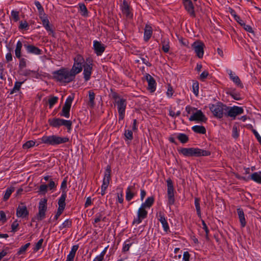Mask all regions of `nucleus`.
<instances>
[{
	"mask_svg": "<svg viewBox=\"0 0 261 261\" xmlns=\"http://www.w3.org/2000/svg\"><path fill=\"white\" fill-rule=\"evenodd\" d=\"M178 152L179 154L185 156L191 157H200L206 156L211 155V152L209 150H206L200 149L199 148H181L178 149Z\"/></svg>",
	"mask_w": 261,
	"mask_h": 261,
	"instance_id": "f257e3e1",
	"label": "nucleus"
},
{
	"mask_svg": "<svg viewBox=\"0 0 261 261\" xmlns=\"http://www.w3.org/2000/svg\"><path fill=\"white\" fill-rule=\"evenodd\" d=\"M42 143L51 146H57L69 142V139L67 137H60L58 135L43 136L41 139Z\"/></svg>",
	"mask_w": 261,
	"mask_h": 261,
	"instance_id": "f03ea898",
	"label": "nucleus"
},
{
	"mask_svg": "<svg viewBox=\"0 0 261 261\" xmlns=\"http://www.w3.org/2000/svg\"><path fill=\"white\" fill-rule=\"evenodd\" d=\"M53 76L57 81L62 83H69L75 78L70 70L65 68L54 72Z\"/></svg>",
	"mask_w": 261,
	"mask_h": 261,
	"instance_id": "7ed1b4c3",
	"label": "nucleus"
},
{
	"mask_svg": "<svg viewBox=\"0 0 261 261\" xmlns=\"http://www.w3.org/2000/svg\"><path fill=\"white\" fill-rule=\"evenodd\" d=\"M209 108L214 116L218 119L225 116L226 110L228 109L227 106L221 102L210 105Z\"/></svg>",
	"mask_w": 261,
	"mask_h": 261,
	"instance_id": "20e7f679",
	"label": "nucleus"
},
{
	"mask_svg": "<svg viewBox=\"0 0 261 261\" xmlns=\"http://www.w3.org/2000/svg\"><path fill=\"white\" fill-rule=\"evenodd\" d=\"M49 125L53 127L58 128L61 126H65L68 132H70L72 127V121L61 118H53L48 120Z\"/></svg>",
	"mask_w": 261,
	"mask_h": 261,
	"instance_id": "39448f33",
	"label": "nucleus"
},
{
	"mask_svg": "<svg viewBox=\"0 0 261 261\" xmlns=\"http://www.w3.org/2000/svg\"><path fill=\"white\" fill-rule=\"evenodd\" d=\"M93 60L92 59L88 58L86 60V62L83 64L84 68L83 75L84 79L86 82L90 80L93 70Z\"/></svg>",
	"mask_w": 261,
	"mask_h": 261,
	"instance_id": "423d86ee",
	"label": "nucleus"
},
{
	"mask_svg": "<svg viewBox=\"0 0 261 261\" xmlns=\"http://www.w3.org/2000/svg\"><path fill=\"white\" fill-rule=\"evenodd\" d=\"M166 182L167 185L168 204L169 205H172L175 203V201L173 183L172 179L170 178L167 179Z\"/></svg>",
	"mask_w": 261,
	"mask_h": 261,
	"instance_id": "0eeeda50",
	"label": "nucleus"
},
{
	"mask_svg": "<svg viewBox=\"0 0 261 261\" xmlns=\"http://www.w3.org/2000/svg\"><path fill=\"white\" fill-rule=\"evenodd\" d=\"M115 103L118 111L119 121L122 120L125 116V109L127 105L126 99H119L117 100H115Z\"/></svg>",
	"mask_w": 261,
	"mask_h": 261,
	"instance_id": "6e6552de",
	"label": "nucleus"
},
{
	"mask_svg": "<svg viewBox=\"0 0 261 261\" xmlns=\"http://www.w3.org/2000/svg\"><path fill=\"white\" fill-rule=\"evenodd\" d=\"M226 110L225 116L230 117L234 119L237 116L244 113V109L242 107L238 106L228 107Z\"/></svg>",
	"mask_w": 261,
	"mask_h": 261,
	"instance_id": "1a4fd4ad",
	"label": "nucleus"
},
{
	"mask_svg": "<svg viewBox=\"0 0 261 261\" xmlns=\"http://www.w3.org/2000/svg\"><path fill=\"white\" fill-rule=\"evenodd\" d=\"M197 57L200 59L202 58L204 55V43L200 41H196L193 42L191 45Z\"/></svg>",
	"mask_w": 261,
	"mask_h": 261,
	"instance_id": "9d476101",
	"label": "nucleus"
},
{
	"mask_svg": "<svg viewBox=\"0 0 261 261\" xmlns=\"http://www.w3.org/2000/svg\"><path fill=\"white\" fill-rule=\"evenodd\" d=\"M148 212L145 210V208L141 205L137 212V218L133 220V224H139L142 221L145 219L147 216Z\"/></svg>",
	"mask_w": 261,
	"mask_h": 261,
	"instance_id": "9b49d317",
	"label": "nucleus"
},
{
	"mask_svg": "<svg viewBox=\"0 0 261 261\" xmlns=\"http://www.w3.org/2000/svg\"><path fill=\"white\" fill-rule=\"evenodd\" d=\"M73 99H66L62 108L61 112L59 113L60 116L68 118L70 116V110Z\"/></svg>",
	"mask_w": 261,
	"mask_h": 261,
	"instance_id": "f8f14e48",
	"label": "nucleus"
},
{
	"mask_svg": "<svg viewBox=\"0 0 261 261\" xmlns=\"http://www.w3.org/2000/svg\"><path fill=\"white\" fill-rule=\"evenodd\" d=\"M29 212L25 205L22 203L19 205L16 209V215L17 217L25 218L28 217Z\"/></svg>",
	"mask_w": 261,
	"mask_h": 261,
	"instance_id": "ddd939ff",
	"label": "nucleus"
},
{
	"mask_svg": "<svg viewBox=\"0 0 261 261\" xmlns=\"http://www.w3.org/2000/svg\"><path fill=\"white\" fill-rule=\"evenodd\" d=\"M207 119V118L201 110H198L195 113H193V114L191 115L189 118L190 121H198L203 122H205Z\"/></svg>",
	"mask_w": 261,
	"mask_h": 261,
	"instance_id": "4468645a",
	"label": "nucleus"
},
{
	"mask_svg": "<svg viewBox=\"0 0 261 261\" xmlns=\"http://www.w3.org/2000/svg\"><path fill=\"white\" fill-rule=\"evenodd\" d=\"M135 185L134 184L133 186H129L126 189L125 198L127 201H130L137 194Z\"/></svg>",
	"mask_w": 261,
	"mask_h": 261,
	"instance_id": "2eb2a0df",
	"label": "nucleus"
},
{
	"mask_svg": "<svg viewBox=\"0 0 261 261\" xmlns=\"http://www.w3.org/2000/svg\"><path fill=\"white\" fill-rule=\"evenodd\" d=\"M156 217L158 220L161 223L164 230L166 232L169 231V226L167 221L165 217V215L163 212L160 211L158 213L156 214Z\"/></svg>",
	"mask_w": 261,
	"mask_h": 261,
	"instance_id": "dca6fc26",
	"label": "nucleus"
},
{
	"mask_svg": "<svg viewBox=\"0 0 261 261\" xmlns=\"http://www.w3.org/2000/svg\"><path fill=\"white\" fill-rule=\"evenodd\" d=\"M41 20L42 25L45 28V30L48 32L49 35H51L53 36H54V32L51 27L48 19L47 18L46 14L43 15L39 17Z\"/></svg>",
	"mask_w": 261,
	"mask_h": 261,
	"instance_id": "f3484780",
	"label": "nucleus"
},
{
	"mask_svg": "<svg viewBox=\"0 0 261 261\" xmlns=\"http://www.w3.org/2000/svg\"><path fill=\"white\" fill-rule=\"evenodd\" d=\"M184 5L185 9L188 12V13L193 17H195V13L194 11V7L192 1L190 0H182Z\"/></svg>",
	"mask_w": 261,
	"mask_h": 261,
	"instance_id": "a211bd4d",
	"label": "nucleus"
},
{
	"mask_svg": "<svg viewBox=\"0 0 261 261\" xmlns=\"http://www.w3.org/2000/svg\"><path fill=\"white\" fill-rule=\"evenodd\" d=\"M23 45L28 54L35 55H40L42 54V50L37 47L27 44H24Z\"/></svg>",
	"mask_w": 261,
	"mask_h": 261,
	"instance_id": "6ab92c4d",
	"label": "nucleus"
},
{
	"mask_svg": "<svg viewBox=\"0 0 261 261\" xmlns=\"http://www.w3.org/2000/svg\"><path fill=\"white\" fill-rule=\"evenodd\" d=\"M121 9L123 14L126 17L130 18L133 17V14L130 10L129 7L126 0L123 1V3L121 6Z\"/></svg>",
	"mask_w": 261,
	"mask_h": 261,
	"instance_id": "aec40b11",
	"label": "nucleus"
},
{
	"mask_svg": "<svg viewBox=\"0 0 261 261\" xmlns=\"http://www.w3.org/2000/svg\"><path fill=\"white\" fill-rule=\"evenodd\" d=\"M226 72L229 75V78L230 80L238 86H239L240 87H242V84L241 83V81L239 77L238 76H237L235 73H234L230 69H227Z\"/></svg>",
	"mask_w": 261,
	"mask_h": 261,
	"instance_id": "412c9836",
	"label": "nucleus"
},
{
	"mask_svg": "<svg viewBox=\"0 0 261 261\" xmlns=\"http://www.w3.org/2000/svg\"><path fill=\"white\" fill-rule=\"evenodd\" d=\"M93 48L95 53L97 56L101 55L105 50L104 45L96 40L93 41Z\"/></svg>",
	"mask_w": 261,
	"mask_h": 261,
	"instance_id": "4be33fe9",
	"label": "nucleus"
},
{
	"mask_svg": "<svg viewBox=\"0 0 261 261\" xmlns=\"http://www.w3.org/2000/svg\"><path fill=\"white\" fill-rule=\"evenodd\" d=\"M66 196V191L63 190V192H62L61 197L58 200V204L59 205V208H60L62 210H64L65 207L66 206L65 200Z\"/></svg>",
	"mask_w": 261,
	"mask_h": 261,
	"instance_id": "5701e85b",
	"label": "nucleus"
},
{
	"mask_svg": "<svg viewBox=\"0 0 261 261\" xmlns=\"http://www.w3.org/2000/svg\"><path fill=\"white\" fill-rule=\"evenodd\" d=\"M152 34V28L150 24H146L144 29V39L147 41L151 38Z\"/></svg>",
	"mask_w": 261,
	"mask_h": 261,
	"instance_id": "b1692460",
	"label": "nucleus"
},
{
	"mask_svg": "<svg viewBox=\"0 0 261 261\" xmlns=\"http://www.w3.org/2000/svg\"><path fill=\"white\" fill-rule=\"evenodd\" d=\"M21 74L23 76H30L35 79H38L40 76L39 74L37 71L31 70L30 69H24L22 70Z\"/></svg>",
	"mask_w": 261,
	"mask_h": 261,
	"instance_id": "393cba45",
	"label": "nucleus"
},
{
	"mask_svg": "<svg viewBox=\"0 0 261 261\" xmlns=\"http://www.w3.org/2000/svg\"><path fill=\"white\" fill-rule=\"evenodd\" d=\"M237 211L239 216L241 225L242 227H244L246 225V221L245 218V214L244 211L243 209L241 208H238L237 209Z\"/></svg>",
	"mask_w": 261,
	"mask_h": 261,
	"instance_id": "a878e982",
	"label": "nucleus"
},
{
	"mask_svg": "<svg viewBox=\"0 0 261 261\" xmlns=\"http://www.w3.org/2000/svg\"><path fill=\"white\" fill-rule=\"evenodd\" d=\"M23 46L22 41L18 40L16 45L15 49V55L17 58H20L21 57V49Z\"/></svg>",
	"mask_w": 261,
	"mask_h": 261,
	"instance_id": "bb28decb",
	"label": "nucleus"
},
{
	"mask_svg": "<svg viewBox=\"0 0 261 261\" xmlns=\"http://www.w3.org/2000/svg\"><path fill=\"white\" fill-rule=\"evenodd\" d=\"M83 66L81 65H79V64H76L74 62V64L72 66L71 69L70 70L71 72L75 77L76 74L81 72L82 70Z\"/></svg>",
	"mask_w": 261,
	"mask_h": 261,
	"instance_id": "cd10ccee",
	"label": "nucleus"
},
{
	"mask_svg": "<svg viewBox=\"0 0 261 261\" xmlns=\"http://www.w3.org/2000/svg\"><path fill=\"white\" fill-rule=\"evenodd\" d=\"M250 179L257 184H261V172H254L248 177Z\"/></svg>",
	"mask_w": 261,
	"mask_h": 261,
	"instance_id": "c85d7f7f",
	"label": "nucleus"
},
{
	"mask_svg": "<svg viewBox=\"0 0 261 261\" xmlns=\"http://www.w3.org/2000/svg\"><path fill=\"white\" fill-rule=\"evenodd\" d=\"M148 89L151 91L153 92L155 90V82L154 79L150 76L147 77Z\"/></svg>",
	"mask_w": 261,
	"mask_h": 261,
	"instance_id": "c756f323",
	"label": "nucleus"
},
{
	"mask_svg": "<svg viewBox=\"0 0 261 261\" xmlns=\"http://www.w3.org/2000/svg\"><path fill=\"white\" fill-rule=\"evenodd\" d=\"M154 201V198L153 196L148 197L145 201L141 204V206L145 208H150Z\"/></svg>",
	"mask_w": 261,
	"mask_h": 261,
	"instance_id": "7c9ffc66",
	"label": "nucleus"
},
{
	"mask_svg": "<svg viewBox=\"0 0 261 261\" xmlns=\"http://www.w3.org/2000/svg\"><path fill=\"white\" fill-rule=\"evenodd\" d=\"M111 168L110 166H107L106 169L105 170V176L103 179V181H105L108 183H110V180L111 179Z\"/></svg>",
	"mask_w": 261,
	"mask_h": 261,
	"instance_id": "2f4dec72",
	"label": "nucleus"
},
{
	"mask_svg": "<svg viewBox=\"0 0 261 261\" xmlns=\"http://www.w3.org/2000/svg\"><path fill=\"white\" fill-rule=\"evenodd\" d=\"M192 129L196 133L201 134H205L206 133V129L203 126L195 125L192 127Z\"/></svg>",
	"mask_w": 261,
	"mask_h": 261,
	"instance_id": "473e14b6",
	"label": "nucleus"
},
{
	"mask_svg": "<svg viewBox=\"0 0 261 261\" xmlns=\"http://www.w3.org/2000/svg\"><path fill=\"white\" fill-rule=\"evenodd\" d=\"M79 11L82 16L84 17H88V11L84 4H79Z\"/></svg>",
	"mask_w": 261,
	"mask_h": 261,
	"instance_id": "72a5a7b5",
	"label": "nucleus"
},
{
	"mask_svg": "<svg viewBox=\"0 0 261 261\" xmlns=\"http://www.w3.org/2000/svg\"><path fill=\"white\" fill-rule=\"evenodd\" d=\"M132 238H129L128 239L126 240L123 245L122 247V252H125L129 250L130 247L133 244L134 242H130V240Z\"/></svg>",
	"mask_w": 261,
	"mask_h": 261,
	"instance_id": "f704fd0d",
	"label": "nucleus"
},
{
	"mask_svg": "<svg viewBox=\"0 0 261 261\" xmlns=\"http://www.w3.org/2000/svg\"><path fill=\"white\" fill-rule=\"evenodd\" d=\"M178 140L183 144L186 143L188 142L189 139L188 136L184 133H179L177 136Z\"/></svg>",
	"mask_w": 261,
	"mask_h": 261,
	"instance_id": "c9c22d12",
	"label": "nucleus"
},
{
	"mask_svg": "<svg viewBox=\"0 0 261 261\" xmlns=\"http://www.w3.org/2000/svg\"><path fill=\"white\" fill-rule=\"evenodd\" d=\"M194 203L196 210L197 214L198 217L201 218V213L200 205V199L198 198H195Z\"/></svg>",
	"mask_w": 261,
	"mask_h": 261,
	"instance_id": "e433bc0d",
	"label": "nucleus"
},
{
	"mask_svg": "<svg viewBox=\"0 0 261 261\" xmlns=\"http://www.w3.org/2000/svg\"><path fill=\"white\" fill-rule=\"evenodd\" d=\"M10 19L14 22H16L19 20V13L18 11L12 10L11 12Z\"/></svg>",
	"mask_w": 261,
	"mask_h": 261,
	"instance_id": "4c0bfd02",
	"label": "nucleus"
},
{
	"mask_svg": "<svg viewBox=\"0 0 261 261\" xmlns=\"http://www.w3.org/2000/svg\"><path fill=\"white\" fill-rule=\"evenodd\" d=\"M72 225V220L71 219H67L60 226L59 229L62 230L65 228H69Z\"/></svg>",
	"mask_w": 261,
	"mask_h": 261,
	"instance_id": "58836bf2",
	"label": "nucleus"
},
{
	"mask_svg": "<svg viewBox=\"0 0 261 261\" xmlns=\"http://www.w3.org/2000/svg\"><path fill=\"white\" fill-rule=\"evenodd\" d=\"M18 59H19V68L20 72H21L22 70H24V68L27 66V60L21 57Z\"/></svg>",
	"mask_w": 261,
	"mask_h": 261,
	"instance_id": "ea45409f",
	"label": "nucleus"
},
{
	"mask_svg": "<svg viewBox=\"0 0 261 261\" xmlns=\"http://www.w3.org/2000/svg\"><path fill=\"white\" fill-rule=\"evenodd\" d=\"M74 62L83 66L86 62V61H85L83 56L80 55H77L74 58Z\"/></svg>",
	"mask_w": 261,
	"mask_h": 261,
	"instance_id": "a19ab883",
	"label": "nucleus"
},
{
	"mask_svg": "<svg viewBox=\"0 0 261 261\" xmlns=\"http://www.w3.org/2000/svg\"><path fill=\"white\" fill-rule=\"evenodd\" d=\"M14 191V187H10V188H8L7 189L6 192H5V195H4V201H6L7 200L10 195H11V194L12 193V192H13Z\"/></svg>",
	"mask_w": 261,
	"mask_h": 261,
	"instance_id": "79ce46f5",
	"label": "nucleus"
},
{
	"mask_svg": "<svg viewBox=\"0 0 261 261\" xmlns=\"http://www.w3.org/2000/svg\"><path fill=\"white\" fill-rule=\"evenodd\" d=\"M18 29L19 30L26 31V30H29V25L26 21H21L19 22Z\"/></svg>",
	"mask_w": 261,
	"mask_h": 261,
	"instance_id": "37998d69",
	"label": "nucleus"
},
{
	"mask_svg": "<svg viewBox=\"0 0 261 261\" xmlns=\"http://www.w3.org/2000/svg\"><path fill=\"white\" fill-rule=\"evenodd\" d=\"M31 244L30 243H28L25 244L24 245L22 246L18 250L17 252V254L19 255L21 254H24L27 248L30 246Z\"/></svg>",
	"mask_w": 261,
	"mask_h": 261,
	"instance_id": "c03bdc74",
	"label": "nucleus"
},
{
	"mask_svg": "<svg viewBox=\"0 0 261 261\" xmlns=\"http://www.w3.org/2000/svg\"><path fill=\"white\" fill-rule=\"evenodd\" d=\"M35 5L38 10L39 17L45 14L44 12V9L39 2H35Z\"/></svg>",
	"mask_w": 261,
	"mask_h": 261,
	"instance_id": "a18cd8bd",
	"label": "nucleus"
},
{
	"mask_svg": "<svg viewBox=\"0 0 261 261\" xmlns=\"http://www.w3.org/2000/svg\"><path fill=\"white\" fill-rule=\"evenodd\" d=\"M22 82H15L14 87L13 88L12 90L10 91V94H13L14 93L18 92L20 90V88L22 85Z\"/></svg>",
	"mask_w": 261,
	"mask_h": 261,
	"instance_id": "49530a36",
	"label": "nucleus"
},
{
	"mask_svg": "<svg viewBox=\"0 0 261 261\" xmlns=\"http://www.w3.org/2000/svg\"><path fill=\"white\" fill-rule=\"evenodd\" d=\"M46 211V210H45L39 209V212L37 216V219L38 221H41L45 218Z\"/></svg>",
	"mask_w": 261,
	"mask_h": 261,
	"instance_id": "de8ad7c7",
	"label": "nucleus"
},
{
	"mask_svg": "<svg viewBox=\"0 0 261 261\" xmlns=\"http://www.w3.org/2000/svg\"><path fill=\"white\" fill-rule=\"evenodd\" d=\"M39 209L47 210V199L45 198L42 199L39 203Z\"/></svg>",
	"mask_w": 261,
	"mask_h": 261,
	"instance_id": "09e8293b",
	"label": "nucleus"
},
{
	"mask_svg": "<svg viewBox=\"0 0 261 261\" xmlns=\"http://www.w3.org/2000/svg\"><path fill=\"white\" fill-rule=\"evenodd\" d=\"M35 145V142L33 140H29L27 141L22 145L23 149H29L32 147H33Z\"/></svg>",
	"mask_w": 261,
	"mask_h": 261,
	"instance_id": "8fccbe9b",
	"label": "nucleus"
},
{
	"mask_svg": "<svg viewBox=\"0 0 261 261\" xmlns=\"http://www.w3.org/2000/svg\"><path fill=\"white\" fill-rule=\"evenodd\" d=\"M162 49L165 53H168L169 50V45L168 41L164 40L162 42Z\"/></svg>",
	"mask_w": 261,
	"mask_h": 261,
	"instance_id": "3c124183",
	"label": "nucleus"
},
{
	"mask_svg": "<svg viewBox=\"0 0 261 261\" xmlns=\"http://www.w3.org/2000/svg\"><path fill=\"white\" fill-rule=\"evenodd\" d=\"M240 24L243 27L244 30H246L247 32L251 33H253L252 28L250 25L245 24L244 21H242V23L240 22Z\"/></svg>",
	"mask_w": 261,
	"mask_h": 261,
	"instance_id": "603ef678",
	"label": "nucleus"
},
{
	"mask_svg": "<svg viewBox=\"0 0 261 261\" xmlns=\"http://www.w3.org/2000/svg\"><path fill=\"white\" fill-rule=\"evenodd\" d=\"M202 224L203 226V229L204 230L205 232V238L207 240H208V233H209V230L205 222V221L203 220H201Z\"/></svg>",
	"mask_w": 261,
	"mask_h": 261,
	"instance_id": "864d4df0",
	"label": "nucleus"
},
{
	"mask_svg": "<svg viewBox=\"0 0 261 261\" xmlns=\"http://www.w3.org/2000/svg\"><path fill=\"white\" fill-rule=\"evenodd\" d=\"M193 91L195 96H198L199 84L197 82H194L192 85Z\"/></svg>",
	"mask_w": 261,
	"mask_h": 261,
	"instance_id": "5fc2aeb1",
	"label": "nucleus"
},
{
	"mask_svg": "<svg viewBox=\"0 0 261 261\" xmlns=\"http://www.w3.org/2000/svg\"><path fill=\"white\" fill-rule=\"evenodd\" d=\"M124 136L127 140H132L133 139V132L130 130H125Z\"/></svg>",
	"mask_w": 261,
	"mask_h": 261,
	"instance_id": "6e6d98bb",
	"label": "nucleus"
},
{
	"mask_svg": "<svg viewBox=\"0 0 261 261\" xmlns=\"http://www.w3.org/2000/svg\"><path fill=\"white\" fill-rule=\"evenodd\" d=\"M232 136L234 139L238 138L239 136V130L236 126H233L232 127Z\"/></svg>",
	"mask_w": 261,
	"mask_h": 261,
	"instance_id": "4d7b16f0",
	"label": "nucleus"
},
{
	"mask_svg": "<svg viewBox=\"0 0 261 261\" xmlns=\"http://www.w3.org/2000/svg\"><path fill=\"white\" fill-rule=\"evenodd\" d=\"M19 226V223L17 220L14 221L11 224V231L15 232L18 230V227Z\"/></svg>",
	"mask_w": 261,
	"mask_h": 261,
	"instance_id": "13d9d810",
	"label": "nucleus"
},
{
	"mask_svg": "<svg viewBox=\"0 0 261 261\" xmlns=\"http://www.w3.org/2000/svg\"><path fill=\"white\" fill-rule=\"evenodd\" d=\"M43 242V239H41L38 241V242L36 244L35 247L34 248V252L38 251L41 248Z\"/></svg>",
	"mask_w": 261,
	"mask_h": 261,
	"instance_id": "bf43d9fd",
	"label": "nucleus"
},
{
	"mask_svg": "<svg viewBox=\"0 0 261 261\" xmlns=\"http://www.w3.org/2000/svg\"><path fill=\"white\" fill-rule=\"evenodd\" d=\"M48 186L47 185H41L39 187V192L45 194L47 192Z\"/></svg>",
	"mask_w": 261,
	"mask_h": 261,
	"instance_id": "052dcab7",
	"label": "nucleus"
},
{
	"mask_svg": "<svg viewBox=\"0 0 261 261\" xmlns=\"http://www.w3.org/2000/svg\"><path fill=\"white\" fill-rule=\"evenodd\" d=\"M102 215L100 213H97L95 216L93 224L97 223L101 220Z\"/></svg>",
	"mask_w": 261,
	"mask_h": 261,
	"instance_id": "680f3d73",
	"label": "nucleus"
},
{
	"mask_svg": "<svg viewBox=\"0 0 261 261\" xmlns=\"http://www.w3.org/2000/svg\"><path fill=\"white\" fill-rule=\"evenodd\" d=\"M208 72L206 70L203 71L200 75V79L202 81H204L208 75Z\"/></svg>",
	"mask_w": 261,
	"mask_h": 261,
	"instance_id": "e2e57ef3",
	"label": "nucleus"
},
{
	"mask_svg": "<svg viewBox=\"0 0 261 261\" xmlns=\"http://www.w3.org/2000/svg\"><path fill=\"white\" fill-rule=\"evenodd\" d=\"M173 89L172 87L170 85L168 86L167 91V95L168 97H171L173 96Z\"/></svg>",
	"mask_w": 261,
	"mask_h": 261,
	"instance_id": "0e129e2a",
	"label": "nucleus"
},
{
	"mask_svg": "<svg viewBox=\"0 0 261 261\" xmlns=\"http://www.w3.org/2000/svg\"><path fill=\"white\" fill-rule=\"evenodd\" d=\"M0 220L3 223L7 221L6 214L3 211H0Z\"/></svg>",
	"mask_w": 261,
	"mask_h": 261,
	"instance_id": "69168bd1",
	"label": "nucleus"
},
{
	"mask_svg": "<svg viewBox=\"0 0 261 261\" xmlns=\"http://www.w3.org/2000/svg\"><path fill=\"white\" fill-rule=\"evenodd\" d=\"M48 188L50 190H52L53 189H55L57 185H56L55 182L53 181L52 179L49 180V184L47 185Z\"/></svg>",
	"mask_w": 261,
	"mask_h": 261,
	"instance_id": "338daca9",
	"label": "nucleus"
},
{
	"mask_svg": "<svg viewBox=\"0 0 261 261\" xmlns=\"http://www.w3.org/2000/svg\"><path fill=\"white\" fill-rule=\"evenodd\" d=\"M190 254L188 251H185L183 254L182 259L184 261H189L190 260Z\"/></svg>",
	"mask_w": 261,
	"mask_h": 261,
	"instance_id": "774afa93",
	"label": "nucleus"
}]
</instances>
